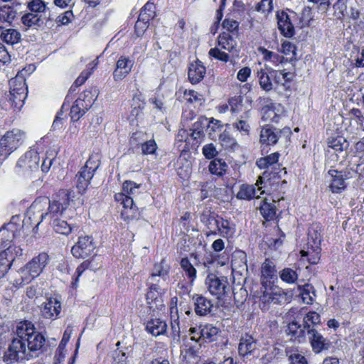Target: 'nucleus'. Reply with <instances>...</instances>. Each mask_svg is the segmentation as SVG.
<instances>
[{"label": "nucleus", "instance_id": "f257e3e1", "mask_svg": "<svg viewBox=\"0 0 364 364\" xmlns=\"http://www.w3.org/2000/svg\"><path fill=\"white\" fill-rule=\"evenodd\" d=\"M16 337L5 351L3 360L12 363L18 361L28 360L38 357L43 353L46 338L38 332L34 324L28 320L18 322L14 330Z\"/></svg>", "mask_w": 364, "mask_h": 364}, {"label": "nucleus", "instance_id": "f03ea898", "mask_svg": "<svg viewBox=\"0 0 364 364\" xmlns=\"http://www.w3.org/2000/svg\"><path fill=\"white\" fill-rule=\"evenodd\" d=\"M18 219V215L13 216L10 223L0 229V279L3 278L11 268L15 257L21 256L23 253L20 247L12 244L18 230L16 222Z\"/></svg>", "mask_w": 364, "mask_h": 364}, {"label": "nucleus", "instance_id": "7ed1b4c3", "mask_svg": "<svg viewBox=\"0 0 364 364\" xmlns=\"http://www.w3.org/2000/svg\"><path fill=\"white\" fill-rule=\"evenodd\" d=\"M74 194L73 191L60 189L53 196L52 200L46 197L38 198L31 205L28 211L39 213L48 204V212L41 214V221L47 217L53 220L61 215L67 209L70 200L74 198Z\"/></svg>", "mask_w": 364, "mask_h": 364}, {"label": "nucleus", "instance_id": "20e7f679", "mask_svg": "<svg viewBox=\"0 0 364 364\" xmlns=\"http://www.w3.org/2000/svg\"><path fill=\"white\" fill-rule=\"evenodd\" d=\"M9 94L5 97L13 108L21 109L27 97L28 90L26 80L22 75L18 74L9 81Z\"/></svg>", "mask_w": 364, "mask_h": 364}, {"label": "nucleus", "instance_id": "39448f33", "mask_svg": "<svg viewBox=\"0 0 364 364\" xmlns=\"http://www.w3.org/2000/svg\"><path fill=\"white\" fill-rule=\"evenodd\" d=\"M100 166V161L90 157L75 177V186L80 194L87 191L95 173Z\"/></svg>", "mask_w": 364, "mask_h": 364}, {"label": "nucleus", "instance_id": "423d86ee", "mask_svg": "<svg viewBox=\"0 0 364 364\" xmlns=\"http://www.w3.org/2000/svg\"><path fill=\"white\" fill-rule=\"evenodd\" d=\"M25 134L20 129L8 131L0 139V156L6 158L11 152L22 144Z\"/></svg>", "mask_w": 364, "mask_h": 364}, {"label": "nucleus", "instance_id": "0eeeda50", "mask_svg": "<svg viewBox=\"0 0 364 364\" xmlns=\"http://www.w3.org/2000/svg\"><path fill=\"white\" fill-rule=\"evenodd\" d=\"M40 156L35 149H31L25 153L16 163V168L18 172L24 175H29L39 168Z\"/></svg>", "mask_w": 364, "mask_h": 364}, {"label": "nucleus", "instance_id": "6e6552de", "mask_svg": "<svg viewBox=\"0 0 364 364\" xmlns=\"http://www.w3.org/2000/svg\"><path fill=\"white\" fill-rule=\"evenodd\" d=\"M291 134V132L289 127H286L282 129H278L272 126L265 125L260 131L259 141L263 145L272 146L276 144L282 136L287 139Z\"/></svg>", "mask_w": 364, "mask_h": 364}, {"label": "nucleus", "instance_id": "1a4fd4ad", "mask_svg": "<svg viewBox=\"0 0 364 364\" xmlns=\"http://www.w3.org/2000/svg\"><path fill=\"white\" fill-rule=\"evenodd\" d=\"M208 291L220 299L225 295L228 282L225 277H219L215 274H209L205 279Z\"/></svg>", "mask_w": 364, "mask_h": 364}, {"label": "nucleus", "instance_id": "9d476101", "mask_svg": "<svg viewBox=\"0 0 364 364\" xmlns=\"http://www.w3.org/2000/svg\"><path fill=\"white\" fill-rule=\"evenodd\" d=\"M95 249V245L91 236H80L77 242L72 247L71 252L76 258H85L90 256Z\"/></svg>", "mask_w": 364, "mask_h": 364}, {"label": "nucleus", "instance_id": "9b49d317", "mask_svg": "<svg viewBox=\"0 0 364 364\" xmlns=\"http://www.w3.org/2000/svg\"><path fill=\"white\" fill-rule=\"evenodd\" d=\"M149 291L146 293V303L150 310L155 311L160 309L163 306L162 294L164 289L156 282L148 281Z\"/></svg>", "mask_w": 364, "mask_h": 364}, {"label": "nucleus", "instance_id": "f8f14e48", "mask_svg": "<svg viewBox=\"0 0 364 364\" xmlns=\"http://www.w3.org/2000/svg\"><path fill=\"white\" fill-rule=\"evenodd\" d=\"M114 198L123 205L124 210L121 214L124 219L133 220L138 216V208L135 205L132 196L124 193H119L115 194Z\"/></svg>", "mask_w": 364, "mask_h": 364}, {"label": "nucleus", "instance_id": "ddd939ff", "mask_svg": "<svg viewBox=\"0 0 364 364\" xmlns=\"http://www.w3.org/2000/svg\"><path fill=\"white\" fill-rule=\"evenodd\" d=\"M61 302L57 298H46L41 307V314L43 318L50 320H55L59 318L61 312Z\"/></svg>", "mask_w": 364, "mask_h": 364}, {"label": "nucleus", "instance_id": "4468645a", "mask_svg": "<svg viewBox=\"0 0 364 364\" xmlns=\"http://www.w3.org/2000/svg\"><path fill=\"white\" fill-rule=\"evenodd\" d=\"M308 338L312 350L315 353H320L323 350H328L331 347V342L316 329H309L306 331Z\"/></svg>", "mask_w": 364, "mask_h": 364}, {"label": "nucleus", "instance_id": "2eb2a0df", "mask_svg": "<svg viewBox=\"0 0 364 364\" xmlns=\"http://www.w3.org/2000/svg\"><path fill=\"white\" fill-rule=\"evenodd\" d=\"M278 28L286 38H291L295 34L294 26L291 22V16L285 11L277 13Z\"/></svg>", "mask_w": 364, "mask_h": 364}, {"label": "nucleus", "instance_id": "dca6fc26", "mask_svg": "<svg viewBox=\"0 0 364 364\" xmlns=\"http://www.w3.org/2000/svg\"><path fill=\"white\" fill-rule=\"evenodd\" d=\"M134 64V60L129 57L121 56L116 63V68L113 72V78L115 81L122 80L132 70Z\"/></svg>", "mask_w": 364, "mask_h": 364}, {"label": "nucleus", "instance_id": "f3484780", "mask_svg": "<svg viewBox=\"0 0 364 364\" xmlns=\"http://www.w3.org/2000/svg\"><path fill=\"white\" fill-rule=\"evenodd\" d=\"M235 232V225L230 220L220 216L218 223V228L207 233V236L220 235L223 237H232Z\"/></svg>", "mask_w": 364, "mask_h": 364}, {"label": "nucleus", "instance_id": "a211bd4d", "mask_svg": "<svg viewBox=\"0 0 364 364\" xmlns=\"http://www.w3.org/2000/svg\"><path fill=\"white\" fill-rule=\"evenodd\" d=\"M220 216L212 210L211 208L205 207L200 215V220L211 232L218 228Z\"/></svg>", "mask_w": 364, "mask_h": 364}, {"label": "nucleus", "instance_id": "6ab92c4d", "mask_svg": "<svg viewBox=\"0 0 364 364\" xmlns=\"http://www.w3.org/2000/svg\"><path fill=\"white\" fill-rule=\"evenodd\" d=\"M48 258L47 253L41 252L38 256L34 257L25 266L37 277L47 265Z\"/></svg>", "mask_w": 364, "mask_h": 364}, {"label": "nucleus", "instance_id": "aec40b11", "mask_svg": "<svg viewBox=\"0 0 364 364\" xmlns=\"http://www.w3.org/2000/svg\"><path fill=\"white\" fill-rule=\"evenodd\" d=\"M328 174L331 177V182L329 185L330 190L333 193H340L346 188L345 178L342 171L331 168Z\"/></svg>", "mask_w": 364, "mask_h": 364}, {"label": "nucleus", "instance_id": "412c9836", "mask_svg": "<svg viewBox=\"0 0 364 364\" xmlns=\"http://www.w3.org/2000/svg\"><path fill=\"white\" fill-rule=\"evenodd\" d=\"M262 183L263 178L259 176L255 185L242 184L236 195V198L240 200H252L256 196L257 191L255 186H257L258 187L257 190L259 191L262 188V187L260 186Z\"/></svg>", "mask_w": 364, "mask_h": 364}, {"label": "nucleus", "instance_id": "4be33fe9", "mask_svg": "<svg viewBox=\"0 0 364 364\" xmlns=\"http://www.w3.org/2000/svg\"><path fill=\"white\" fill-rule=\"evenodd\" d=\"M306 329L304 325L299 324L296 321H291L287 326L286 333L290 336V340L298 343L305 341Z\"/></svg>", "mask_w": 364, "mask_h": 364}, {"label": "nucleus", "instance_id": "5701e85b", "mask_svg": "<svg viewBox=\"0 0 364 364\" xmlns=\"http://www.w3.org/2000/svg\"><path fill=\"white\" fill-rule=\"evenodd\" d=\"M196 331L198 337L203 340L213 341L216 339L219 329L211 324L191 328V333H195Z\"/></svg>", "mask_w": 364, "mask_h": 364}, {"label": "nucleus", "instance_id": "b1692460", "mask_svg": "<svg viewBox=\"0 0 364 364\" xmlns=\"http://www.w3.org/2000/svg\"><path fill=\"white\" fill-rule=\"evenodd\" d=\"M206 69L200 60H196L189 65L188 76L192 84L200 82L204 77Z\"/></svg>", "mask_w": 364, "mask_h": 364}, {"label": "nucleus", "instance_id": "393cba45", "mask_svg": "<svg viewBox=\"0 0 364 364\" xmlns=\"http://www.w3.org/2000/svg\"><path fill=\"white\" fill-rule=\"evenodd\" d=\"M257 348L256 341L249 334H245L240 340L238 345V353L240 355L245 357L250 354Z\"/></svg>", "mask_w": 364, "mask_h": 364}, {"label": "nucleus", "instance_id": "a878e982", "mask_svg": "<svg viewBox=\"0 0 364 364\" xmlns=\"http://www.w3.org/2000/svg\"><path fill=\"white\" fill-rule=\"evenodd\" d=\"M194 300L195 311L197 315L205 316L210 313L213 304L210 300L202 295H196L193 297Z\"/></svg>", "mask_w": 364, "mask_h": 364}, {"label": "nucleus", "instance_id": "bb28decb", "mask_svg": "<svg viewBox=\"0 0 364 364\" xmlns=\"http://www.w3.org/2000/svg\"><path fill=\"white\" fill-rule=\"evenodd\" d=\"M321 227L317 224L313 225L308 231V248H314L316 251L321 250Z\"/></svg>", "mask_w": 364, "mask_h": 364}, {"label": "nucleus", "instance_id": "cd10ccee", "mask_svg": "<svg viewBox=\"0 0 364 364\" xmlns=\"http://www.w3.org/2000/svg\"><path fill=\"white\" fill-rule=\"evenodd\" d=\"M0 39L8 45L14 46L21 41V33L14 28H0Z\"/></svg>", "mask_w": 364, "mask_h": 364}, {"label": "nucleus", "instance_id": "c85d7f7f", "mask_svg": "<svg viewBox=\"0 0 364 364\" xmlns=\"http://www.w3.org/2000/svg\"><path fill=\"white\" fill-rule=\"evenodd\" d=\"M45 18L43 14L27 13L22 16L21 22L26 28H33L37 29L43 26Z\"/></svg>", "mask_w": 364, "mask_h": 364}, {"label": "nucleus", "instance_id": "c756f323", "mask_svg": "<svg viewBox=\"0 0 364 364\" xmlns=\"http://www.w3.org/2000/svg\"><path fill=\"white\" fill-rule=\"evenodd\" d=\"M259 209L260 214L267 221L274 220L276 218L277 208L274 200L269 202L267 199L262 200Z\"/></svg>", "mask_w": 364, "mask_h": 364}, {"label": "nucleus", "instance_id": "7c9ffc66", "mask_svg": "<svg viewBox=\"0 0 364 364\" xmlns=\"http://www.w3.org/2000/svg\"><path fill=\"white\" fill-rule=\"evenodd\" d=\"M166 323L159 318L151 319L146 325V330L156 337L164 334L166 332Z\"/></svg>", "mask_w": 364, "mask_h": 364}, {"label": "nucleus", "instance_id": "2f4dec72", "mask_svg": "<svg viewBox=\"0 0 364 364\" xmlns=\"http://www.w3.org/2000/svg\"><path fill=\"white\" fill-rule=\"evenodd\" d=\"M168 267L165 265L164 259H162L161 262L154 264L153 272L148 281L155 282L156 277H159L165 282L168 279Z\"/></svg>", "mask_w": 364, "mask_h": 364}, {"label": "nucleus", "instance_id": "473e14b6", "mask_svg": "<svg viewBox=\"0 0 364 364\" xmlns=\"http://www.w3.org/2000/svg\"><path fill=\"white\" fill-rule=\"evenodd\" d=\"M218 45L221 48L227 50L230 53L233 52L237 46V41L228 32H223L218 38Z\"/></svg>", "mask_w": 364, "mask_h": 364}, {"label": "nucleus", "instance_id": "72a5a7b5", "mask_svg": "<svg viewBox=\"0 0 364 364\" xmlns=\"http://www.w3.org/2000/svg\"><path fill=\"white\" fill-rule=\"evenodd\" d=\"M262 277L266 282H274L277 279L275 265L269 259H266L262 267Z\"/></svg>", "mask_w": 364, "mask_h": 364}, {"label": "nucleus", "instance_id": "f704fd0d", "mask_svg": "<svg viewBox=\"0 0 364 364\" xmlns=\"http://www.w3.org/2000/svg\"><path fill=\"white\" fill-rule=\"evenodd\" d=\"M223 124L220 120L214 118L208 119L205 132L212 140H216L218 134L223 131Z\"/></svg>", "mask_w": 364, "mask_h": 364}, {"label": "nucleus", "instance_id": "c9c22d12", "mask_svg": "<svg viewBox=\"0 0 364 364\" xmlns=\"http://www.w3.org/2000/svg\"><path fill=\"white\" fill-rule=\"evenodd\" d=\"M228 168L226 162L221 159H213L208 166L210 173L217 176H223L225 174Z\"/></svg>", "mask_w": 364, "mask_h": 364}, {"label": "nucleus", "instance_id": "e433bc0d", "mask_svg": "<svg viewBox=\"0 0 364 364\" xmlns=\"http://www.w3.org/2000/svg\"><path fill=\"white\" fill-rule=\"evenodd\" d=\"M298 270L300 271L299 267H285L279 272V277L285 283L289 284H294L299 277Z\"/></svg>", "mask_w": 364, "mask_h": 364}, {"label": "nucleus", "instance_id": "4c0bfd02", "mask_svg": "<svg viewBox=\"0 0 364 364\" xmlns=\"http://www.w3.org/2000/svg\"><path fill=\"white\" fill-rule=\"evenodd\" d=\"M89 109L80 99H77L70 107V116L73 122L78 121Z\"/></svg>", "mask_w": 364, "mask_h": 364}, {"label": "nucleus", "instance_id": "58836bf2", "mask_svg": "<svg viewBox=\"0 0 364 364\" xmlns=\"http://www.w3.org/2000/svg\"><path fill=\"white\" fill-rule=\"evenodd\" d=\"M19 277L14 282V285L16 287H21L31 282L36 277L33 272H30L26 266L21 267L18 271Z\"/></svg>", "mask_w": 364, "mask_h": 364}, {"label": "nucleus", "instance_id": "ea45409f", "mask_svg": "<svg viewBox=\"0 0 364 364\" xmlns=\"http://www.w3.org/2000/svg\"><path fill=\"white\" fill-rule=\"evenodd\" d=\"M321 323V316L316 311H310L303 318V325L308 331L309 329H315V326Z\"/></svg>", "mask_w": 364, "mask_h": 364}, {"label": "nucleus", "instance_id": "a19ab883", "mask_svg": "<svg viewBox=\"0 0 364 364\" xmlns=\"http://www.w3.org/2000/svg\"><path fill=\"white\" fill-rule=\"evenodd\" d=\"M299 289L303 302L306 304H312L314 298L311 294L316 296L314 286L310 284H305L303 286H299Z\"/></svg>", "mask_w": 364, "mask_h": 364}, {"label": "nucleus", "instance_id": "79ce46f5", "mask_svg": "<svg viewBox=\"0 0 364 364\" xmlns=\"http://www.w3.org/2000/svg\"><path fill=\"white\" fill-rule=\"evenodd\" d=\"M52 225L56 232L65 235L70 234L74 228L70 224H68L67 221L60 220L58 218L53 220Z\"/></svg>", "mask_w": 364, "mask_h": 364}, {"label": "nucleus", "instance_id": "37998d69", "mask_svg": "<svg viewBox=\"0 0 364 364\" xmlns=\"http://www.w3.org/2000/svg\"><path fill=\"white\" fill-rule=\"evenodd\" d=\"M97 59H95L92 63H89L87 69L83 70L74 82L75 87H78L85 83L87 78L91 75L94 70L97 68Z\"/></svg>", "mask_w": 364, "mask_h": 364}, {"label": "nucleus", "instance_id": "c03bdc74", "mask_svg": "<svg viewBox=\"0 0 364 364\" xmlns=\"http://www.w3.org/2000/svg\"><path fill=\"white\" fill-rule=\"evenodd\" d=\"M259 78V82L262 90L268 92L272 90L273 84L272 82L271 72H266L264 70H261L257 73Z\"/></svg>", "mask_w": 364, "mask_h": 364}, {"label": "nucleus", "instance_id": "a18cd8bd", "mask_svg": "<svg viewBox=\"0 0 364 364\" xmlns=\"http://www.w3.org/2000/svg\"><path fill=\"white\" fill-rule=\"evenodd\" d=\"M180 265L184 271L186 277L190 280L191 283H193L196 278V269L191 264L187 257L182 258L180 262Z\"/></svg>", "mask_w": 364, "mask_h": 364}, {"label": "nucleus", "instance_id": "49530a36", "mask_svg": "<svg viewBox=\"0 0 364 364\" xmlns=\"http://www.w3.org/2000/svg\"><path fill=\"white\" fill-rule=\"evenodd\" d=\"M218 137L221 145L225 149H232L235 145H237L235 139L226 129H223V131H221V132L218 134Z\"/></svg>", "mask_w": 364, "mask_h": 364}, {"label": "nucleus", "instance_id": "de8ad7c7", "mask_svg": "<svg viewBox=\"0 0 364 364\" xmlns=\"http://www.w3.org/2000/svg\"><path fill=\"white\" fill-rule=\"evenodd\" d=\"M16 11L8 5H0V20L11 23L15 18Z\"/></svg>", "mask_w": 364, "mask_h": 364}, {"label": "nucleus", "instance_id": "09e8293b", "mask_svg": "<svg viewBox=\"0 0 364 364\" xmlns=\"http://www.w3.org/2000/svg\"><path fill=\"white\" fill-rule=\"evenodd\" d=\"M77 99H80L83 105L90 109L97 99V90L94 89L93 92L86 90L81 93Z\"/></svg>", "mask_w": 364, "mask_h": 364}, {"label": "nucleus", "instance_id": "8fccbe9b", "mask_svg": "<svg viewBox=\"0 0 364 364\" xmlns=\"http://www.w3.org/2000/svg\"><path fill=\"white\" fill-rule=\"evenodd\" d=\"M259 50L263 55L264 60L266 61H271L274 64H279L283 62L284 57L278 53L268 50L264 48L260 47Z\"/></svg>", "mask_w": 364, "mask_h": 364}, {"label": "nucleus", "instance_id": "3c124183", "mask_svg": "<svg viewBox=\"0 0 364 364\" xmlns=\"http://www.w3.org/2000/svg\"><path fill=\"white\" fill-rule=\"evenodd\" d=\"M328 144L329 147L339 151H342L348 146L347 140L341 136L329 139Z\"/></svg>", "mask_w": 364, "mask_h": 364}, {"label": "nucleus", "instance_id": "603ef678", "mask_svg": "<svg viewBox=\"0 0 364 364\" xmlns=\"http://www.w3.org/2000/svg\"><path fill=\"white\" fill-rule=\"evenodd\" d=\"M28 9L30 10V13L46 14L47 8L42 0H32L28 3Z\"/></svg>", "mask_w": 364, "mask_h": 364}, {"label": "nucleus", "instance_id": "864d4df0", "mask_svg": "<svg viewBox=\"0 0 364 364\" xmlns=\"http://www.w3.org/2000/svg\"><path fill=\"white\" fill-rule=\"evenodd\" d=\"M144 102L141 100L140 95H135L132 98V109L131 111V114L132 116H138L139 112L144 107Z\"/></svg>", "mask_w": 364, "mask_h": 364}, {"label": "nucleus", "instance_id": "5fc2aeb1", "mask_svg": "<svg viewBox=\"0 0 364 364\" xmlns=\"http://www.w3.org/2000/svg\"><path fill=\"white\" fill-rule=\"evenodd\" d=\"M141 184H136L132 181H125L122 186V193L128 196L135 195L138 193V189L140 188Z\"/></svg>", "mask_w": 364, "mask_h": 364}, {"label": "nucleus", "instance_id": "6e6d98bb", "mask_svg": "<svg viewBox=\"0 0 364 364\" xmlns=\"http://www.w3.org/2000/svg\"><path fill=\"white\" fill-rule=\"evenodd\" d=\"M208 53L211 57L224 63H227L230 59V56L228 53L222 51L220 48L216 47L211 48Z\"/></svg>", "mask_w": 364, "mask_h": 364}, {"label": "nucleus", "instance_id": "4d7b16f0", "mask_svg": "<svg viewBox=\"0 0 364 364\" xmlns=\"http://www.w3.org/2000/svg\"><path fill=\"white\" fill-rule=\"evenodd\" d=\"M141 146L142 154L144 155L154 154L157 149L156 143L154 139H151L141 143Z\"/></svg>", "mask_w": 364, "mask_h": 364}, {"label": "nucleus", "instance_id": "13d9d810", "mask_svg": "<svg viewBox=\"0 0 364 364\" xmlns=\"http://www.w3.org/2000/svg\"><path fill=\"white\" fill-rule=\"evenodd\" d=\"M91 262L90 260H85L82 263H81L77 268L76 269L75 273L77 274V277L72 282L73 288H77V282L79 280V277L83 273V272L90 267Z\"/></svg>", "mask_w": 364, "mask_h": 364}, {"label": "nucleus", "instance_id": "bf43d9fd", "mask_svg": "<svg viewBox=\"0 0 364 364\" xmlns=\"http://www.w3.org/2000/svg\"><path fill=\"white\" fill-rule=\"evenodd\" d=\"M74 15L73 11L71 10H68L65 11L61 15H59L55 19V22L58 26L67 25L72 21Z\"/></svg>", "mask_w": 364, "mask_h": 364}, {"label": "nucleus", "instance_id": "052dcab7", "mask_svg": "<svg viewBox=\"0 0 364 364\" xmlns=\"http://www.w3.org/2000/svg\"><path fill=\"white\" fill-rule=\"evenodd\" d=\"M281 52L286 55H291V59L296 57V46L292 43L285 41L282 44Z\"/></svg>", "mask_w": 364, "mask_h": 364}, {"label": "nucleus", "instance_id": "680f3d73", "mask_svg": "<svg viewBox=\"0 0 364 364\" xmlns=\"http://www.w3.org/2000/svg\"><path fill=\"white\" fill-rule=\"evenodd\" d=\"M202 152L208 159H214L218 154L215 145L212 143L205 145L202 149Z\"/></svg>", "mask_w": 364, "mask_h": 364}, {"label": "nucleus", "instance_id": "e2e57ef3", "mask_svg": "<svg viewBox=\"0 0 364 364\" xmlns=\"http://www.w3.org/2000/svg\"><path fill=\"white\" fill-rule=\"evenodd\" d=\"M349 114L353 116V119L355 120L356 124L360 127V128L364 130L363 122H364V116L361 112V110L358 108H353L349 111Z\"/></svg>", "mask_w": 364, "mask_h": 364}, {"label": "nucleus", "instance_id": "0e129e2a", "mask_svg": "<svg viewBox=\"0 0 364 364\" xmlns=\"http://www.w3.org/2000/svg\"><path fill=\"white\" fill-rule=\"evenodd\" d=\"M184 97L187 102L190 103H193L196 102L201 103V101L203 100L202 95L193 90H185Z\"/></svg>", "mask_w": 364, "mask_h": 364}, {"label": "nucleus", "instance_id": "69168bd1", "mask_svg": "<svg viewBox=\"0 0 364 364\" xmlns=\"http://www.w3.org/2000/svg\"><path fill=\"white\" fill-rule=\"evenodd\" d=\"M238 26L239 23L233 19L225 18L223 22V27L230 33L237 32Z\"/></svg>", "mask_w": 364, "mask_h": 364}, {"label": "nucleus", "instance_id": "338daca9", "mask_svg": "<svg viewBox=\"0 0 364 364\" xmlns=\"http://www.w3.org/2000/svg\"><path fill=\"white\" fill-rule=\"evenodd\" d=\"M273 9L272 0H262L257 4V11L264 13L271 12Z\"/></svg>", "mask_w": 364, "mask_h": 364}, {"label": "nucleus", "instance_id": "774afa93", "mask_svg": "<svg viewBox=\"0 0 364 364\" xmlns=\"http://www.w3.org/2000/svg\"><path fill=\"white\" fill-rule=\"evenodd\" d=\"M232 126L240 132H243L245 134H248L250 129V124L247 121L240 119L235 122Z\"/></svg>", "mask_w": 364, "mask_h": 364}]
</instances>
